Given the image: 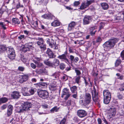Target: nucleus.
<instances>
[{
	"mask_svg": "<svg viewBox=\"0 0 124 124\" xmlns=\"http://www.w3.org/2000/svg\"><path fill=\"white\" fill-rule=\"evenodd\" d=\"M91 99V94L89 93H86L85 94L80 96L79 102L81 105L86 106L90 103Z\"/></svg>",
	"mask_w": 124,
	"mask_h": 124,
	"instance_id": "1",
	"label": "nucleus"
},
{
	"mask_svg": "<svg viewBox=\"0 0 124 124\" xmlns=\"http://www.w3.org/2000/svg\"><path fill=\"white\" fill-rule=\"evenodd\" d=\"M31 105V103L28 102H25L23 104H20L16 107V111L18 113H21L24 111H28Z\"/></svg>",
	"mask_w": 124,
	"mask_h": 124,
	"instance_id": "2",
	"label": "nucleus"
},
{
	"mask_svg": "<svg viewBox=\"0 0 124 124\" xmlns=\"http://www.w3.org/2000/svg\"><path fill=\"white\" fill-rule=\"evenodd\" d=\"M118 39L116 38L111 39L105 42L103 44V46L106 50H109L114 47L115 43L118 42Z\"/></svg>",
	"mask_w": 124,
	"mask_h": 124,
	"instance_id": "3",
	"label": "nucleus"
},
{
	"mask_svg": "<svg viewBox=\"0 0 124 124\" xmlns=\"http://www.w3.org/2000/svg\"><path fill=\"white\" fill-rule=\"evenodd\" d=\"M38 96L44 99L47 98L49 96L48 92L46 90H40L38 92Z\"/></svg>",
	"mask_w": 124,
	"mask_h": 124,
	"instance_id": "4",
	"label": "nucleus"
},
{
	"mask_svg": "<svg viewBox=\"0 0 124 124\" xmlns=\"http://www.w3.org/2000/svg\"><path fill=\"white\" fill-rule=\"evenodd\" d=\"M7 53L8 56L10 60H13L15 59V51L13 48L9 47Z\"/></svg>",
	"mask_w": 124,
	"mask_h": 124,
	"instance_id": "5",
	"label": "nucleus"
},
{
	"mask_svg": "<svg viewBox=\"0 0 124 124\" xmlns=\"http://www.w3.org/2000/svg\"><path fill=\"white\" fill-rule=\"evenodd\" d=\"M71 95L70 93V92L69 89L67 88H64L62 90V93L61 97L63 98L65 95H66L64 98L65 100H67L70 97Z\"/></svg>",
	"mask_w": 124,
	"mask_h": 124,
	"instance_id": "6",
	"label": "nucleus"
},
{
	"mask_svg": "<svg viewBox=\"0 0 124 124\" xmlns=\"http://www.w3.org/2000/svg\"><path fill=\"white\" fill-rule=\"evenodd\" d=\"M92 93L93 101L95 102L97 101L98 100L99 96L98 95V93L94 87L92 91Z\"/></svg>",
	"mask_w": 124,
	"mask_h": 124,
	"instance_id": "7",
	"label": "nucleus"
},
{
	"mask_svg": "<svg viewBox=\"0 0 124 124\" xmlns=\"http://www.w3.org/2000/svg\"><path fill=\"white\" fill-rule=\"evenodd\" d=\"M116 112V109L114 107H112L109 109L108 111V114L110 118L114 117Z\"/></svg>",
	"mask_w": 124,
	"mask_h": 124,
	"instance_id": "8",
	"label": "nucleus"
},
{
	"mask_svg": "<svg viewBox=\"0 0 124 124\" xmlns=\"http://www.w3.org/2000/svg\"><path fill=\"white\" fill-rule=\"evenodd\" d=\"M77 114L79 117L82 118L86 116L87 113L86 111L85 110L79 109L77 111Z\"/></svg>",
	"mask_w": 124,
	"mask_h": 124,
	"instance_id": "9",
	"label": "nucleus"
},
{
	"mask_svg": "<svg viewBox=\"0 0 124 124\" xmlns=\"http://www.w3.org/2000/svg\"><path fill=\"white\" fill-rule=\"evenodd\" d=\"M37 44L39 46L41 50H44L46 49V46L44 43L43 39H41L37 42Z\"/></svg>",
	"mask_w": 124,
	"mask_h": 124,
	"instance_id": "10",
	"label": "nucleus"
},
{
	"mask_svg": "<svg viewBox=\"0 0 124 124\" xmlns=\"http://www.w3.org/2000/svg\"><path fill=\"white\" fill-rule=\"evenodd\" d=\"M49 46L53 49H57L58 48V45L56 44L55 42L52 39L51 40Z\"/></svg>",
	"mask_w": 124,
	"mask_h": 124,
	"instance_id": "11",
	"label": "nucleus"
},
{
	"mask_svg": "<svg viewBox=\"0 0 124 124\" xmlns=\"http://www.w3.org/2000/svg\"><path fill=\"white\" fill-rule=\"evenodd\" d=\"M91 16H85L83 19V23L84 25L88 24L90 21L91 20Z\"/></svg>",
	"mask_w": 124,
	"mask_h": 124,
	"instance_id": "12",
	"label": "nucleus"
},
{
	"mask_svg": "<svg viewBox=\"0 0 124 124\" xmlns=\"http://www.w3.org/2000/svg\"><path fill=\"white\" fill-rule=\"evenodd\" d=\"M11 96L14 99H17L19 98L20 95L19 92L15 91L12 93L11 95Z\"/></svg>",
	"mask_w": 124,
	"mask_h": 124,
	"instance_id": "13",
	"label": "nucleus"
},
{
	"mask_svg": "<svg viewBox=\"0 0 124 124\" xmlns=\"http://www.w3.org/2000/svg\"><path fill=\"white\" fill-rule=\"evenodd\" d=\"M28 76L26 75L21 76L20 78L19 82L20 83H22L26 81L28 79Z\"/></svg>",
	"mask_w": 124,
	"mask_h": 124,
	"instance_id": "14",
	"label": "nucleus"
},
{
	"mask_svg": "<svg viewBox=\"0 0 124 124\" xmlns=\"http://www.w3.org/2000/svg\"><path fill=\"white\" fill-rule=\"evenodd\" d=\"M58 58L62 60V61H64L67 63L69 62V60L67 58L66 55L65 54H63L59 56Z\"/></svg>",
	"mask_w": 124,
	"mask_h": 124,
	"instance_id": "15",
	"label": "nucleus"
},
{
	"mask_svg": "<svg viewBox=\"0 0 124 124\" xmlns=\"http://www.w3.org/2000/svg\"><path fill=\"white\" fill-rule=\"evenodd\" d=\"M46 53L49 57L50 58H52L55 57V56L54 54L52 51L49 48L47 49Z\"/></svg>",
	"mask_w": 124,
	"mask_h": 124,
	"instance_id": "16",
	"label": "nucleus"
},
{
	"mask_svg": "<svg viewBox=\"0 0 124 124\" xmlns=\"http://www.w3.org/2000/svg\"><path fill=\"white\" fill-rule=\"evenodd\" d=\"M48 2V0H36V3L37 5H46Z\"/></svg>",
	"mask_w": 124,
	"mask_h": 124,
	"instance_id": "17",
	"label": "nucleus"
},
{
	"mask_svg": "<svg viewBox=\"0 0 124 124\" xmlns=\"http://www.w3.org/2000/svg\"><path fill=\"white\" fill-rule=\"evenodd\" d=\"M59 61L57 59H54L53 62H52V67L55 68L56 67L59 65Z\"/></svg>",
	"mask_w": 124,
	"mask_h": 124,
	"instance_id": "18",
	"label": "nucleus"
},
{
	"mask_svg": "<svg viewBox=\"0 0 124 124\" xmlns=\"http://www.w3.org/2000/svg\"><path fill=\"white\" fill-rule=\"evenodd\" d=\"M69 59L70 60L71 63H76L78 60V58L77 57L75 58L74 56L70 55L69 56Z\"/></svg>",
	"mask_w": 124,
	"mask_h": 124,
	"instance_id": "19",
	"label": "nucleus"
},
{
	"mask_svg": "<svg viewBox=\"0 0 124 124\" xmlns=\"http://www.w3.org/2000/svg\"><path fill=\"white\" fill-rule=\"evenodd\" d=\"M103 95L104 97L111 98L110 92L108 90H104L103 91Z\"/></svg>",
	"mask_w": 124,
	"mask_h": 124,
	"instance_id": "20",
	"label": "nucleus"
},
{
	"mask_svg": "<svg viewBox=\"0 0 124 124\" xmlns=\"http://www.w3.org/2000/svg\"><path fill=\"white\" fill-rule=\"evenodd\" d=\"M76 25V23L72 21L69 25L68 29L69 31H71Z\"/></svg>",
	"mask_w": 124,
	"mask_h": 124,
	"instance_id": "21",
	"label": "nucleus"
},
{
	"mask_svg": "<svg viewBox=\"0 0 124 124\" xmlns=\"http://www.w3.org/2000/svg\"><path fill=\"white\" fill-rule=\"evenodd\" d=\"M61 23L58 20H54L51 23V25L54 27H56L60 25Z\"/></svg>",
	"mask_w": 124,
	"mask_h": 124,
	"instance_id": "22",
	"label": "nucleus"
},
{
	"mask_svg": "<svg viewBox=\"0 0 124 124\" xmlns=\"http://www.w3.org/2000/svg\"><path fill=\"white\" fill-rule=\"evenodd\" d=\"M28 89L27 88H23L22 90V92L23 95L24 96H28L30 95L29 93L27 92Z\"/></svg>",
	"mask_w": 124,
	"mask_h": 124,
	"instance_id": "23",
	"label": "nucleus"
},
{
	"mask_svg": "<svg viewBox=\"0 0 124 124\" xmlns=\"http://www.w3.org/2000/svg\"><path fill=\"white\" fill-rule=\"evenodd\" d=\"M38 85L42 88H45L46 87L47 84L46 83H39L37 84Z\"/></svg>",
	"mask_w": 124,
	"mask_h": 124,
	"instance_id": "24",
	"label": "nucleus"
},
{
	"mask_svg": "<svg viewBox=\"0 0 124 124\" xmlns=\"http://www.w3.org/2000/svg\"><path fill=\"white\" fill-rule=\"evenodd\" d=\"M101 6L102 8L104 10H106L108 9L109 6L108 4L106 3H101Z\"/></svg>",
	"mask_w": 124,
	"mask_h": 124,
	"instance_id": "25",
	"label": "nucleus"
},
{
	"mask_svg": "<svg viewBox=\"0 0 124 124\" xmlns=\"http://www.w3.org/2000/svg\"><path fill=\"white\" fill-rule=\"evenodd\" d=\"M88 6L86 2H84L83 3L80 7V8L81 9H83Z\"/></svg>",
	"mask_w": 124,
	"mask_h": 124,
	"instance_id": "26",
	"label": "nucleus"
},
{
	"mask_svg": "<svg viewBox=\"0 0 124 124\" xmlns=\"http://www.w3.org/2000/svg\"><path fill=\"white\" fill-rule=\"evenodd\" d=\"M111 98L104 97V102L106 104H108Z\"/></svg>",
	"mask_w": 124,
	"mask_h": 124,
	"instance_id": "27",
	"label": "nucleus"
},
{
	"mask_svg": "<svg viewBox=\"0 0 124 124\" xmlns=\"http://www.w3.org/2000/svg\"><path fill=\"white\" fill-rule=\"evenodd\" d=\"M74 37L75 38H78L81 36L82 35V33L80 31H78L75 32Z\"/></svg>",
	"mask_w": 124,
	"mask_h": 124,
	"instance_id": "28",
	"label": "nucleus"
},
{
	"mask_svg": "<svg viewBox=\"0 0 124 124\" xmlns=\"http://www.w3.org/2000/svg\"><path fill=\"white\" fill-rule=\"evenodd\" d=\"M33 43L32 42H30L26 43L24 45L25 47L29 48V49L32 48V47Z\"/></svg>",
	"mask_w": 124,
	"mask_h": 124,
	"instance_id": "29",
	"label": "nucleus"
},
{
	"mask_svg": "<svg viewBox=\"0 0 124 124\" xmlns=\"http://www.w3.org/2000/svg\"><path fill=\"white\" fill-rule=\"evenodd\" d=\"M44 63L45 64L47 65L52 67V62L49 61L48 59L45 60L44 61Z\"/></svg>",
	"mask_w": 124,
	"mask_h": 124,
	"instance_id": "30",
	"label": "nucleus"
},
{
	"mask_svg": "<svg viewBox=\"0 0 124 124\" xmlns=\"http://www.w3.org/2000/svg\"><path fill=\"white\" fill-rule=\"evenodd\" d=\"M6 49V48L5 46L2 45H0V53H1L5 51Z\"/></svg>",
	"mask_w": 124,
	"mask_h": 124,
	"instance_id": "31",
	"label": "nucleus"
},
{
	"mask_svg": "<svg viewBox=\"0 0 124 124\" xmlns=\"http://www.w3.org/2000/svg\"><path fill=\"white\" fill-rule=\"evenodd\" d=\"M8 100L7 98L6 97H3L0 99V104L5 103L7 102Z\"/></svg>",
	"mask_w": 124,
	"mask_h": 124,
	"instance_id": "32",
	"label": "nucleus"
},
{
	"mask_svg": "<svg viewBox=\"0 0 124 124\" xmlns=\"http://www.w3.org/2000/svg\"><path fill=\"white\" fill-rule=\"evenodd\" d=\"M59 108H58L57 106H55L54 107L50 110V111L52 113H53L54 112H57L58 111Z\"/></svg>",
	"mask_w": 124,
	"mask_h": 124,
	"instance_id": "33",
	"label": "nucleus"
},
{
	"mask_svg": "<svg viewBox=\"0 0 124 124\" xmlns=\"http://www.w3.org/2000/svg\"><path fill=\"white\" fill-rule=\"evenodd\" d=\"M36 88H31L29 91L30 93L29 94H30V95L33 94L36 91Z\"/></svg>",
	"mask_w": 124,
	"mask_h": 124,
	"instance_id": "34",
	"label": "nucleus"
},
{
	"mask_svg": "<svg viewBox=\"0 0 124 124\" xmlns=\"http://www.w3.org/2000/svg\"><path fill=\"white\" fill-rule=\"evenodd\" d=\"M12 22L13 23L17 24H19L20 23V21L19 20L16 18H13L12 19Z\"/></svg>",
	"mask_w": 124,
	"mask_h": 124,
	"instance_id": "35",
	"label": "nucleus"
},
{
	"mask_svg": "<svg viewBox=\"0 0 124 124\" xmlns=\"http://www.w3.org/2000/svg\"><path fill=\"white\" fill-rule=\"evenodd\" d=\"M67 120V117L65 116L61 120L59 124H65Z\"/></svg>",
	"mask_w": 124,
	"mask_h": 124,
	"instance_id": "36",
	"label": "nucleus"
},
{
	"mask_svg": "<svg viewBox=\"0 0 124 124\" xmlns=\"http://www.w3.org/2000/svg\"><path fill=\"white\" fill-rule=\"evenodd\" d=\"M50 90L51 91H55L56 89V87L55 85H50L49 87Z\"/></svg>",
	"mask_w": 124,
	"mask_h": 124,
	"instance_id": "37",
	"label": "nucleus"
},
{
	"mask_svg": "<svg viewBox=\"0 0 124 124\" xmlns=\"http://www.w3.org/2000/svg\"><path fill=\"white\" fill-rule=\"evenodd\" d=\"M34 63L37 65L38 67H42L43 65L42 63L40 62H36V61H34Z\"/></svg>",
	"mask_w": 124,
	"mask_h": 124,
	"instance_id": "38",
	"label": "nucleus"
},
{
	"mask_svg": "<svg viewBox=\"0 0 124 124\" xmlns=\"http://www.w3.org/2000/svg\"><path fill=\"white\" fill-rule=\"evenodd\" d=\"M77 89V86H73L70 88V90L72 93H74Z\"/></svg>",
	"mask_w": 124,
	"mask_h": 124,
	"instance_id": "39",
	"label": "nucleus"
},
{
	"mask_svg": "<svg viewBox=\"0 0 124 124\" xmlns=\"http://www.w3.org/2000/svg\"><path fill=\"white\" fill-rule=\"evenodd\" d=\"M41 59V57H38L37 56L34 57V59H33V61L34 63V61H36V62H40Z\"/></svg>",
	"mask_w": 124,
	"mask_h": 124,
	"instance_id": "40",
	"label": "nucleus"
},
{
	"mask_svg": "<svg viewBox=\"0 0 124 124\" xmlns=\"http://www.w3.org/2000/svg\"><path fill=\"white\" fill-rule=\"evenodd\" d=\"M116 75L117 76V78L120 80H122L123 78V75L120 74L119 73H117Z\"/></svg>",
	"mask_w": 124,
	"mask_h": 124,
	"instance_id": "41",
	"label": "nucleus"
},
{
	"mask_svg": "<svg viewBox=\"0 0 124 124\" xmlns=\"http://www.w3.org/2000/svg\"><path fill=\"white\" fill-rule=\"evenodd\" d=\"M81 77L80 76H77L76 78L75 81L78 84L79 82V80L81 78Z\"/></svg>",
	"mask_w": 124,
	"mask_h": 124,
	"instance_id": "42",
	"label": "nucleus"
},
{
	"mask_svg": "<svg viewBox=\"0 0 124 124\" xmlns=\"http://www.w3.org/2000/svg\"><path fill=\"white\" fill-rule=\"evenodd\" d=\"M52 16H42V18L52 20Z\"/></svg>",
	"mask_w": 124,
	"mask_h": 124,
	"instance_id": "43",
	"label": "nucleus"
},
{
	"mask_svg": "<svg viewBox=\"0 0 124 124\" xmlns=\"http://www.w3.org/2000/svg\"><path fill=\"white\" fill-rule=\"evenodd\" d=\"M104 26V24L102 22H101L100 24L99 30L98 31H100L101 29H103Z\"/></svg>",
	"mask_w": 124,
	"mask_h": 124,
	"instance_id": "44",
	"label": "nucleus"
},
{
	"mask_svg": "<svg viewBox=\"0 0 124 124\" xmlns=\"http://www.w3.org/2000/svg\"><path fill=\"white\" fill-rule=\"evenodd\" d=\"M30 49L28 48L25 47V46L24 45V46L23 48L22 49V51L24 52H26L27 51H29Z\"/></svg>",
	"mask_w": 124,
	"mask_h": 124,
	"instance_id": "45",
	"label": "nucleus"
},
{
	"mask_svg": "<svg viewBox=\"0 0 124 124\" xmlns=\"http://www.w3.org/2000/svg\"><path fill=\"white\" fill-rule=\"evenodd\" d=\"M121 60H118L116 61L115 63V66H117L121 63Z\"/></svg>",
	"mask_w": 124,
	"mask_h": 124,
	"instance_id": "46",
	"label": "nucleus"
},
{
	"mask_svg": "<svg viewBox=\"0 0 124 124\" xmlns=\"http://www.w3.org/2000/svg\"><path fill=\"white\" fill-rule=\"evenodd\" d=\"M60 68L62 70H63L64 69L65 67V65L63 63H61L60 65Z\"/></svg>",
	"mask_w": 124,
	"mask_h": 124,
	"instance_id": "47",
	"label": "nucleus"
},
{
	"mask_svg": "<svg viewBox=\"0 0 124 124\" xmlns=\"http://www.w3.org/2000/svg\"><path fill=\"white\" fill-rule=\"evenodd\" d=\"M120 57L121 58L122 60H124V50L121 53Z\"/></svg>",
	"mask_w": 124,
	"mask_h": 124,
	"instance_id": "48",
	"label": "nucleus"
},
{
	"mask_svg": "<svg viewBox=\"0 0 124 124\" xmlns=\"http://www.w3.org/2000/svg\"><path fill=\"white\" fill-rule=\"evenodd\" d=\"M117 97L118 99H122L123 98V96L120 93H118L117 94Z\"/></svg>",
	"mask_w": 124,
	"mask_h": 124,
	"instance_id": "49",
	"label": "nucleus"
},
{
	"mask_svg": "<svg viewBox=\"0 0 124 124\" xmlns=\"http://www.w3.org/2000/svg\"><path fill=\"white\" fill-rule=\"evenodd\" d=\"M5 26L4 23L0 22V26H1L4 30H5L6 28Z\"/></svg>",
	"mask_w": 124,
	"mask_h": 124,
	"instance_id": "50",
	"label": "nucleus"
},
{
	"mask_svg": "<svg viewBox=\"0 0 124 124\" xmlns=\"http://www.w3.org/2000/svg\"><path fill=\"white\" fill-rule=\"evenodd\" d=\"M94 0H87L86 3L88 6L92 3L94 2Z\"/></svg>",
	"mask_w": 124,
	"mask_h": 124,
	"instance_id": "51",
	"label": "nucleus"
},
{
	"mask_svg": "<svg viewBox=\"0 0 124 124\" xmlns=\"http://www.w3.org/2000/svg\"><path fill=\"white\" fill-rule=\"evenodd\" d=\"M68 76L66 75H64L62 77V80L64 81H66L68 80Z\"/></svg>",
	"mask_w": 124,
	"mask_h": 124,
	"instance_id": "52",
	"label": "nucleus"
},
{
	"mask_svg": "<svg viewBox=\"0 0 124 124\" xmlns=\"http://www.w3.org/2000/svg\"><path fill=\"white\" fill-rule=\"evenodd\" d=\"M75 71L77 75L79 76H80L79 75L81 74V72L78 69H75Z\"/></svg>",
	"mask_w": 124,
	"mask_h": 124,
	"instance_id": "53",
	"label": "nucleus"
},
{
	"mask_svg": "<svg viewBox=\"0 0 124 124\" xmlns=\"http://www.w3.org/2000/svg\"><path fill=\"white\" fill-rule=\"evenodd\" d=\"M13 109V106L11 105H9L8 108L7 110L12 111Z\"/></svg>",
	"mask_w": 124,
	"mask_h": 124,
	"instance_id": "54",
	"label": "nucleus"
},
{
	"mask_svg": "<svg viewBox=\"0 0 124 124\" xmlns=\"http://www.w3.org/2000/svg\"><path fill=\"white\" fill-rule=\"evenodd\" d=\"M97 28L96 26L91 27L90 28V31H94V30L96 29Z\"/></svg>",
	"mask_w": 124,
	"mask_h": 124,
	"instance_id": "55",
	"label": "nucleus"
},
{
	"mask_svg": "<svg viewBox=\"0 0 124 124\" xmlns=\"http://www.w3.org/2000/svg\"><path fill=\"white\" fill-rule=\"evenodd\" d=\"M31 23L32 25H34L36 28L38 27V23L37 21H35L34 23L31 22Z\"/></svg>",
	"mask_w": 124,
	"mask_h": 124,
	"instance_id": "56",
	"label": "nucleus"
},
{
	"mask_svg": "<svg viewBox=\"0 0 124 124\" xmlns=\"http://www.w3.org/2000/svg\"><path fill=\"white\" fill-rule=\"evenodd\" d=\"M24 69V68L22 66H19L18 68V70L21 71H23Z\"/></svg>",
	"mask_w": 124,
	"mask_h": 124,
	"instance_id": "57",
	"label": "nucleus"
},
{
	"mask_svg": "<svg viewBox=\"0 0 124 124\" xmlns=\"http://www.w3.org/2000/svg\"><path fill=\"white\" fill-rule=\"evenodd\" d=\"M77 41L79 42V44L80 45L83 44L85 42V41L83 40H82L79 41L77 40Z\"/></svg>",
	"mask_w": 124,
	"mask_h": 124,
	"instance_id": "58",
	"label": "nucleus"
},
{
	"mask_svg": "<svg viewBox=\"0 0 124 124\" xmlns=\"http://www.w3.org/2000/svg\"><path fill=\"white\" fill-rule=\"evenodd\" d=\"M30 65L31 68L33 69H35L36 68V65L33 63H31Z\"/></svg>",
	"mask_w": 124,
	"mask_h": 124,
	"instance_id": "59",
	"label": "nucleus"
},
{
	"mask_svg": "<svg viewBox=\"0 0 124 124\" xmlns=\"http://www.w3.org/2000/svg\"><path fill=\"white\" fill-rule=\"evenodd\" d=\"M52 77H53V78H57L58 77V76L56 74V73H54L53 74H52Z\"/></svg>",
	"mask_w": 124,
	"mask_h": 124,
	"instance_id": "60",
	"label": "nucleus"
},
{
	"mask_svg": "<svg viewBox=\"0 0 124 124\" xmlns=\"http://www.w3.org/2000/svg\"><path fill=\"white\" fill-rule=\"evenodd\" d=\"M18 38L20 40L25 38V36L23 35H21L18 37Z\"/></svg>",
	"mask_w": 124,
	"mask_h": 124,
	"instance_id": "61",
	"label": "nucleus"
},
{
	"mask_svg": "<svg viewBox=\"0 0 124 124\" xmlns=\"http://www.w3.org/2000/svg\"><path fill=\"white\" fill-rule=\"evenodd\" d=\"M96 31V30H95L94 31H91L90 32V34L91 36H93L95 34Z\"/></svg>",
	"mask_w": 124,
	"mask_h": 124,
	"instance_id": "62",
	"label": "nucleus"
},
{
	"mask_svg": "<svg viewBox=\"0 0 124 124\" xmlns=\"http://www.w3.org/2000/svg\"><path fill=\"white\" fill-rule=\"evenodd\" d=\"M80 4V2L79 1H75L74 3V5L75 6H77Z\"/></svg>",
	"mask_w": 124,
	"mask_h": 124,
	"instance_id": "63",
	"label": "nucleus"
},
{
	"mask_svg": "<svg viewBox=\"0 0 124 124\" xmlns=\"http://www.w3.org/2000/svg\"><path fill=\"white\" fill-rule=\"evenodd\" d=\"M119 90L121 91H123L124 90V86L123 85H121V87L119 88Z\"/></svg>",
	"mask_w": 124,
	"mask_h": 124,
	"instance_id": "64",
	"label": "nucleus"
}]
</instances>
